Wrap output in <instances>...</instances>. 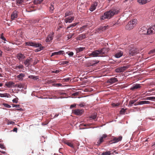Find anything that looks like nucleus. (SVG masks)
<instances>
[{
	"label": "nucleus",
	"instance_id": "f257e3e1",
	"mask_svg": "<svg viewBox=\"0 0 155 155\" xmlns=\"http://www.w3.org/2000/svg\"><path fill=\"white\" fill-rule=\"evenodd\" d=\"M119 12V10L118 9L112 8L104 12V15L101 17L100 19L102 20L106 18L110 19L114 15L117 14Z\"/></svg>",
	"mask_w": 155,
	"mask_h": 155
},
{
	"label": "nucleus",
	"instance_id": "f03ea898",
	"mask_svg": "<svg viewBox=\"0 0 155 155\" xmlns=\"http://www.w3.org/2000/svg\"><path fill=\"white\" fill-rule=\"evenodd\" d=\"M137 22V20L136 19L129 21L126 26V29L130 30L133 29L136 26Z\"/></svg>",
	"mask_w": 155,
	"mask_h": 155
},
{
	"label": "nucleus",
	"instance_id": "7ed1b4c3",
	"mask_svg": "<svg viewBox=\"0 0 155 155\" xmlns=\"http://www.w3.org/2000/svg\"><path fill=\"white\" fill-rule=\"evenodd\" d=\"M25 44V45L33 46L35 48L39 47L41 46V44L36 43L34 42L31 41L26 42Z\"/></svg>",
	"mask_w": 155,
	"mask_h": 155
},
{
	"label": "nucleus",
	"instance_id": "20e7f679",
	"mask_svg": "<svg viewBox=\"0 0 155 155\" xmlns=\"http://www.w3.org/2000/svg\"><path fill=\"white\" fill-rule=\"evenodd\" d=\"M109 51L107 48H104L99 50L100 53V57H104L107 55V53Z\"/></svg>",
	"mask_w": 155,
	"mask_h": 155
},
{
	"label": "nucleus",
	"instance_id": "39448f33",
	"mask_svg": "<svg viewBox=\"0 0 155 155\" xmlns=\"http://www.w3.org/2000/svg\"><path fill=\"white\" fill-rule=\"evenodd\" d=\"M122 137L121 136H119L118 137H114L113 139L109 141V143L112 144L113 143H115L118 142L120 141L122 139Z\"/></svg>",
	"mask_w": 155,
	"mask_h": 155
},
{
	"label": "nucleus",
	"instance_id": "423d86ee",
	"mask_svg": "<svg viewBox=\"0 0 155 155\" xmlns=\"http://www.w3.org/2000/svg\"><path fill=\"white\" fill-rule=\"evenodd\" d=\"M139 50L136 48H133L129 50V56H133L138 52Z\"/></svg>",
	"mask_w": 155,
	"mask_h": 155
},
{
	"label": "nucleus",
	"instance_id": "0eeeda50",
	"mask_svg": "<svg viewBox=\"0 0 155 155\" xmlns=\"http://www.w3.org/2000/svg\"><path fill=\"white\" fill-rule=\"evenodd\" d=\"M100 53L99 50H97L93 51L92 53L89 54V56H93V57H100Z\"/></svg>",
	"mask_w": 155,
	"mask_h": 155
},
{
	"label": "nucleus",
	"instance_id": "6e6552de",
	"mask_svg": "<svg viewBox=\"0 0 155 155\" xmlns=\"http://www.w3.org/2000/svg\"><path fill=\"white\" fill-rule=\"evenodd\" d=\"M32 61V58L29 57L25 60L23 63L27 67H29L31 64V62Z\"/></svg>",
	"mask_w": 155,
	"mask_h": 155
},
{
	"label": "nucleus",
	"instance_id": "1a4fd4ad",
	"mask_svg": "<svg viewBox=\"0 0 155 155\" xmlns=\"http://www.w3.org/2000/svg\"><path fill=\"white\" fill-rule=\"evenodd\" d=\"M129 68L128 66H124L121 67H119L116 68L115 71L117 73L123 72L127 69Z\"/></svg>",
	"mask_w": 155,
	"mask_h": 155
},
{
	"label": "nucleus",
	"instance_id": "9d476101",
	"mask_svg": "<svg viewBox=\"0 0 155 155\" xmlns=\"http://www.w3.org/2000/svg\"><path fill=\"white\" fill-rule=\"evenodd\" d=\"M148 35L152 34L155 33V25L151 26L147 29Z\"/></svg>",
	"mask_w": 155,
	"mask_h": 155
},
{
	"label": "nucleus",
	"instance_id": "9b49d317",
	"mask_svg": "<svg viewBox=\"0 0 155 155\" xmlns=\"http://www.w3.org/2000/svg\"><path fill=\"white\" fill-rule=\"evenodd\" d=\"M54 33L53 32H51L48 36L45 39V41L47 42H49L51 41L53 38Z\"/></svg>",
	"mask_w": 155,
	"mask_h": 155
},
{
	"label": "nucleus",
	"instance_id": "f8f14e48",
	"mask_svg": "<svg viewBox=\"0 0 155 155\" xmlns=\"http://www.w3.org/2000/svg\"><path fill=\"white\" fill-rule=\"evenodd\" d=\"M139 32L141 34L148 35L147 29L145 27L143 26L140 28Z\"/></svg>",
	"mask_w": 155,
	"mask_h": 155
},
{
	"label": "nucleus",
	"instance_id": "ddd939ff",
	"mask_svg": "<svg viewBox=\"0 0 155 155\" xmlns=\"http://www.w3.org/2000/svg\"><path fill=\"white\" fill-rule=\"evenodd\" d=\"M84 112V110L82 109H77L73 110V112L76 115H81Z\"/></svg>",
	"mask_w": 155,
	"mask_h": 155
},
{
	"label": "nucleus",
	"instance_id": "4468645a",
	"mask_svg": "<svg viewBox=\"0 0 155 155\" xmlns=\"http://www.w3.org/2000/svg\"><path fill=\"white\" fill-rule=\"evenodd\" d=\"M17 59L20 61H23L25 58V55L22 54H18L17 55Z\"/></svg>",
	"mask_w": 155,
	"mask_h": 155
},
{
	"label": "nucleus",
	"instance_id": "2eb2a0df",
	"mask_svg": "<svg viewBox=\"0 0 155 155\" xmlns=\"http://www.w3.org/2000/svg\"><path fill=\"white\" fill-rule=\"evenodd\" d=\"M74 16H70L64 19V22L66 23H71L74 19Z\"/></svg>",
	"mask_w": 155,
	"mask_h": 155
},
{
	"label": "nucleus",
	"instance_id": "dca6fc26",
	"mask_svg": "<svg viewBox=\"0 0 155 155\" xmlns=\"http://www.w3.org/2000/svg\"><path fill=\"white\" fill-rule=\"evenodd\" d=\"M118 80L117 78L114 77L110 78L108 80L107 82L108 83H110V84H113L118 82Z\"/></svg>",
	"mask_w": 155,
	"mask_h": 155
},
{
	"label": "nucleus",
	"instance_id": "f3484780",
	"mask_svg": "<svg viewBox=\"0 0 155 155\" xmlns=\"http://www.w3.org/2000/svg\"><path fill=\"white\" fill-rule=\"evenodd\" d=\"M18 12L15 11L13 12L11 15V18L12 20H14L18 17Z\"/></svg>",
	"mask_w": 155,
	"mask_h": 155
},
{
	"label": "nucleus",
	"instance_id": "a211bd4d",
	"mask_svg": "<svg viewBox=\"0 0 155 155\" xmlns=\"http://www.w3.org/2000/svg\"><path fill=\"white\" fill-rule=\"evenodd\" d=\"M97 5V2H95L91 5V6L89 9V10L91 12L93 11L95 9Z\"/></svg>",
	"mask_w": 155,
	"mask_h": 155
},
{
	"label": "nucleus",
	"instance_id": "6ab92c4d",
	"mask_svg": "<svg viewBox=\"0 0 155 155\" xmlns=\"http://www.w3.org/2000/svg\"><path fill=\"white\" fill-rule=\"evenodd\" d=\"M25 76V74L24 73H21L18 75L16 76V78L17 79L20 81H22L23 80V78Z\"/></svg>",
	"mask_w": 155,
	"mask_h": 155
},
{
	"label": "nucleus",
	"instance_id": "aec40b11",
	"mask_svg": "<svg viewBox=\"0 0 155 155\" xmlns=\"http://www.w3.org/2000/svg\"><path fill=\"white\" fill-rule=\"evenodd\" d=\"M141 87L140 85L139 84H136L133 85V86L130 88V90L134 91L135 89H137Z\"/></svg>",
	"mask_w": 155,
	"mask_h": 155
},
{
	"label": "nucleus",
	"instance_id": "412c9836",
	"mask_svg": "<svg viewBox=\"0 0 155 155\" xmlns=\"http://www.w3.org/2000/svg\"><path fill=\"white\" fill-rule=\"evenodd\" d=\"M26 0H17L16 1V4L18 6L24 5Z\"/></svg>",
	"mask_w": 155,
	"mask_h": 155
},
{
	"label": "nucleus",
	"instance_id": "4be33fe9",
	"mask_svg": "<svg viewBox=\"0 0 155 155\" xmlns=\"http://www.w3.org/2000/svg\"><path fill=\"white\" fill-rule=\"evenodd\" d=\"M64 51H59L58 52H53L51 54V56L52 57L54 55H60L61 54H63Z\"/></svg>",
	"mask_w": 155,
	"mask_h": 155
},
{
	"label": "nucleus",
	"instance_id": "5701e85b",
	"mask_svg": "<svg viewBox=\"0 0 155 155\" xmlns=\"http://www.w3.org/2000/svg\"><path fill=\"white\" fill-rule=\"evenodd\" d=\"M87 34L86 33L79 35L77 37V39L79 40H82L86 38Z\"/></svg>",
	"mask_w": 155,
	"mask_h": 155
},
{
	"label": "nucleus",
	"instance_id": "b1692460",
	"mask_svg": "<svg viewBox=\"0 0 155 155\" xmlns=\"http://www.w3.org/2000/svg\"><path fill=\"white\" fill-rule=\"evenodd\" d=\"M14 84V83L12 81H9L7 82L5 84V86H6L9 88H11Z\"/></svg>",
	"mask_w": 155,
	"mask_h": 155
},
{
	"label": "nucleus",
	"instance_id": "393cba45",
	"mask_svg": "<svg viewBox=\"0 0 155 155\" xmlns=\"http://www.w3.org/2000/svg\"><path fill=\"white\" fill-rule=\"evenodd\" d=\"M151 0H137V1L141 5H144L150 2Z\"/></svg>",
	"mask_w": 155,
	"mask_h": 155
},
{
	"label": "nucleus",
	"instance_id": "a878e982",
	"mask_svg": "<svg viewBox=\"0 0 155 155\" xmlns=\"http://www.w3.org/2000/svg\"><path fill=\"white\" fill-rule=\"evenodd\" d=\"M107 137V135L106 134H104L103 136L100 138L99 141L97 142V144L100 145L101 143L103 141L104 138L106 137Z\"/></svg>",
	"mask_w": 155,
	"mask_h": 155
},
{
	"label": "nucleus",
	"instance_id": "bb28decb",
	"mask_svg": "<svg viewBox=\"0 0 155 155\" xmlns=\"http://www.w3.org/2000/svg\"><path fill=\"white\" fill-rule=\"evenodd\" d=\"M123 54V53L122 51H119L116 53L115 57L116 58H119L122 56Z\"/></svg>",
	"mask_w": 155,
	"mask_h": 155
},
{
	"label": "nucleus",
	"instance_id": "cd10ccee",
	"mask_svg": "<svg viewBox=\"0 0 155 155\" xmlns=\"http://www.w3.org/2000/svg\"><path fill=\"white\" fill-rule=\"evenodd\" d=\"M85 47L78 48L76 49V51L77 53L81 52L85 49Z\"/></svg>",
	"mask_w": 155,
	"mask_h": 155
},
{
	"label": "nucleus",
	"instance_id": "c85d7f7f",
	"mask_svg": "<svg viewBox=\"0 0 155 155\" xmlns=\"http://www.w3.org/2000/svg\"><path fill=\"white\" fill-rule=\"evenodd\" d=\"M109 27L108 25L105 26H104L101 27H100L98 28V29L99 31L102 30V31L105 30L108 28Z\"/></svg>",
	"mask_w": 155,
	"mask_h": 155
},
{
	"label": "nucleus",
	"instance_id": "c756f323",
	"mask_svg": "<svg viewBox=\"0 0 155 155\" xmlns=\"http://www.w3.org/2000/svg\"><path fill=\"white\" fill-rule=\"evenodd\" d=\"M24 67L23 65L22 64H20L19 65H18L17 64L14 68L15 69L17 70L18 69H23Z\"/></svg>",
	"mask_w": 155,
	"mask_h": 155
},
{
	"label": "nucleus",
	"instance_id": "7c9ffc66",
	"mask_svg": "<svg viewBox=\"0 0 155 155\" xmlns=\"http://www.w3.org/2000/svg\"><path fill=\"white\" fill-rule=\"evenodd\" d=\"M150 102L147 101H141L138 102V104L139 105L143 104H149Z\"/></svg>",
	"mask_w": 155,
	"mask_h": 155
},
{
	"label": "nucleus",
	"instance_id": "2f4dec72",
	"mask_svg": "<svg viewBox=\"0 0 155 155\" xmlns=\"http://www.w3.org/2000/svg\"><path fill=\"white\" fill-rule=\"evenodd\" d=\"M78 23V22H76L72 24H71L69 26H68V27L67 28V29H68V28H69L71 27L73 28L75 26H76Z\"/></svg>",
	"mask_w": 155,
	"mask_h": 155
},
{
	"label": "nucleus",
	"instance_id": "473e14b6",
	"mask_svg": "<svg viewBox=\"0 0 155 155\" xmlns=\"http://www.w3.org/2000/svg\"><path fill=\"white\" fill-rule=\"evenodd\" d=\"M97 113H94L91 115L90 116L89 118H91V119H93L94 120L97 117Z\"/></svg>",
	"mask_w": 155,
	"mask_h": 155
},
{
	"label": "nucleus",
	"instance_id": "72a5a7b5",
	"mask_svg": "<svg viewBox=\"0 0 155 155\" xmlns=\"http://www.w3.org/2000/svg\"><path fill=\"white\" fill-rule=\"evenodd\" d=\"M3 48L5 51L6 52L10 51L11 50L10 48L6 46H3Z\"/></svg>",
	"mask_w": 155,
	"mask_h": 155
},
{
	"label": "nucleus",
	"instance_id": "f704fd0d",
	"mask_svg": "<svg viewBox=\"0 0 155 155\" xmlns=\"http://www.w3.org/2000/svg\"><path fill=\"white\" fill-rule=\"evenodd\" d=\"M136 101L137 100H130L129 102V105H130V106H131L132 105L134 104Z\"/></svg>",
	"mask_w": 155,
	"mask_h": 155
},
{
	"label": "nucleus",
	"instance_id": "c9c22d12",
	"mask_svg": "<svg viewBox=\"0 0 155 155\" xmlns=\"http://www.w3.org/2000/svg\"><path fill=\"white\" fill-rule=\"evenodd\" d=\"M43 0H35L33 2L35 4H40Z\"/></svg>",
	"mask_w": 155,
	"mask_h": 155
},
{
	"label": "nucleus",
	"instance_id": "e433bc0d",
	"mask_svg": "<svg viewBox=\"0 0 155 155\" xmlns=\"http://www.w3.org/2000/svg\"><path fill=\"white\" fill-rule=\"evenodd\" d=\"M0 38L2 40L4 41H6V40L5 37H4V34L3 33H2L0 35Z\"/></svg>",
	"mask_w": 155,
	"mask_h": 155
},
{
	"label": "nucleus",
	"instance_id": "4c0bfd02",
	"mask_svg": "<svg viewBox=\"0 0 155 155\" xmlns=\"http://www.w3.org/2000/svg\"><path fill=\"white\" fill-rule=\"evenodd\" d=\"M110 152L109 151L103 152L101 154V155H110Z\"/></svg>",
	"mask_w": 155,
	"mask_h": 155
},
{
	"label": "nucleus",
	"instance_id": "58836bf2",
	"mask_svg": "<svg viewBox=\"0 0 155 155\" xmlns=\"http://www.w3.org/2000/svg\"><path fill=\"white\" fill-rule=\"evenodd\" d=\"M146 99L150 100H155V97H147L146 98Z\"/></svg>",
	"mask_w": 155,
	"mask_h": 155
},
{
	"label": "nucleus",
	"instance_id": "ea45409f",
	"mask_svg": "<svg viewBox=\"0 0 155 155\" xmlns=\"http://www.w3.org/2000/svg\"><path fill=\"white\" fill-rule=\"evenodd\" d=\"M40 48H38V49H37L35 50V51L36 52H38L39 51H40L41 50H42L43 48V47L41 46L39 47Z\"/></svg>",
	"mask_w": 155,
	"mask_h": 155
},
{
	"label": "nucleus",
	"instance_id": "a19ab883",
	"mask_svg": "<svg viewBox=\"0 0 155 155\" xmlns=\"http://www.w3.org/2000/svg\"><path fill=\"white\" fill-rule=\"evenodd\" d=\"M72 15V13L71 12H66L65 14V17Z\"/></svg>",
	"mask_w": 155,
	"mask_h": 155
},
{
	"label": "nucleus",
	"instance_id": "79ce46f5",
	"mask_svg": "<svg viewBox=\"0 0 155 155\" xmlns=\"http://www.w3.org/2000/svg\"><path fill=\"white\" fill-rule=\"evenodd\" d=\"M53 4L54 3H51V4L50 6L49 7L50 10L51 11H53L54 9V6L53 5Z\"/></svg>",
	"mask_w": 155,
	"mask_h": 155
},
{
	"label": "nucleus",
	"instance_id": "37998d69",
	"mask_svg": "<svg viewBox=\"0 0 155 155\" xmlns=\"http://www.w3.org/2000/svg\"><path fill=\"white\" fill-rule=\"evenodd\" d=\"M28 78H32L34 80H37L38 79L37 76H35L33 75H30L28 76Z\"/></svg>",
	"mask_w": 155,
	"mask_h": 155
},
{
	"label": "nucleus",
	"instance_id": "c03bdc74",
	"mask_svg": "<svg viewBox=\"0 0 155 155\" xmlns=\"http://www.w3.org/2000/svg\"><path fill=\"white\" fill-rule=\"evenodd\" d=\"M8 94L7 93L5 94H0V97H8L7 95Z\"/></svg>",
	"mask_w": 155,
	"mask_h": 155
},
{
	"label": "nucleus",
	"instance_id": "a18cd8bd",
	"mask_svg": "<svg viewBox=\"0 0 155 155\" xmlns=\"http://www.w3.org/2000/svg\"><path fill=\"white\" fill-rule=\"evenodd\" d=\"M66 54L70 56H72L74 55V53L72 51H68L66 52Z\"/></svg>",
	"mask_w": 155,
	"mask_h": 155
},
{
	"label": "nucleus",
	"instance_id": "49530a36",
	"mask_svg": "<svg viewBox=\"0 0 155 155\" xmlns=\"http://www.w3.org/2000/svg\"><path fill=\"white\" fill-rule=\"evenodd\" d=\"M74 34H70L67 35L68 40H69L74 35Z\"/></svg>",
	"mask_w": 155,
	"mask_h": 155
},
{
	"label": "nucleus",
	"instance_id": "de8ad7c7",
	"mask_svg": "<svg viewBox=\"0 0 155 155\" xmlns=\"http://www.w3.org/2000/svg\"><path fill=\"white\" fill-rule=\"evenodd\" d=\"M53 85L55 87H61L62 86V84L60 83H57V84H53Z\"/></svg>",
	"mask_w": 155,
	"mask_h": 155
},
{
	"label": "nucleus",
	"instance_id": "09e8293b",
	"mask_svg": "<svg viewBox=\"0 0 155 155\" xmlns=\"http://www.w3.org/2000/svg\"><path fill=\"white\" fill-rule=\"evenodd\" d=\"M120 105V104L118 103H117L116 104H115V103H112V104H111V105L113 107H117V106H118L119 105Z\"/></svg>",
	"mask_w": 155,
	"mask_h": 155
},
{
	"label": "nucleus",
	"instance_id": "8fccbe9b",
	"mask_svg": "<svg viewBox=\"0 0 155 155\" xmlns=\"http://www.w3.org/2000/svg\"><path fill=\"white\" fill-rule=\"evenodd\" d=\"M86 27V26H83L80 28V31H81V32L84 30V28Z\"/></svg>",
	"mask_w": 155,
	"mask_h": 155
},
{
	"label": "nucleus",
	"instance_id": "3c124183",
	"mask_svg": "<svg viewBox=\"0 0 155 155\" xmlns=\"http://www.w3.org/2000/svg\"><path fill=\"white\" fill-rule=\"evenodd\" d=\"M125 112V110L123 108H122L120 110V114H124Z\"/></svg>",
	"mask_w": 155,
	"mask_h": 155
},
{
	"label": "nucleus",
	"instance_id": "603ef678",
	"mask_svg": "<svg viewBox=\"0 0 155 155\" xmlns=\"http://www.w3.org/2000/svg\"><path fill=\"white\" fill-rule=\"evenodd\" d=\"M67 144L68 146L71 147H74L73 144L71 143L68 142Z\"/></svg>",
	"mask_w": 155,
	"mask_h": 155
},
{
	"label": "nucleus",
	"instance_id": "864d4df0",
	"mask_svg": "<svg viewBox=\"0 0 155 155\" xmlns=\"http://www.w3.org/2000/svg\"><path fill=\"white\" fill-rule=\"evenodd\" d=\"M18 98H15L12 101L13 103H16L18 102Z\"/></svg>",
	"mask_w": 155,
	"mask_h": 155
},
{
	"label": "nucleus",
	"instance_id": "5fc2aeb1",
	"mask_svg": "<svg viewBox=\"0 0 155 155\" xmlns=\"http://www.w3.org/2000/svg\"><path fill=\"white\" fill-rule=\"evenodd\" d=\"M70 80V78H67L63 79V80L64 82H68V81Z\"/></svg>",
	"mask_w": 155,
	"mask_h": 155
},
{
	"label": "nucleus",
	"instance_id": "6e6d98bb",
	"mask_svg": "<svg viewBox=\"0 0 155 155\" xmlns=\"http://www.w3.org/2000/svg\"><path fill=\"white\" fill-rule=\"evenodd\" d=\"M8 125H10V124H12L14 125L15 124V122L13 121H8Z\"/></svg>",
	"mask_w": 155,
	"mask_h": 155
},
{
	"label": "nucleus",
	"instance_id": "4d7b16f0",
	"mask_svg": "<svg viewBox=\"0 0 155 155\" xmlns=\"http://www.w3.org/2000/svg\"><path fill=\"white\" fill-rule=\"evenodd\" d=\"M18 87L19 88H23V85L21 84H18Z\"/></svg>",
	"mask_w": 155,
	"mask_h": 155
},
{
	"label": "nucleus",
	"instance_id": "13d9d810",
	"mask_svg": "<svg viewBox=\"0 0 155 155\" xmlns=\"http://www.w3.org/2000/svg\"><path fill=\"white\" fill-rule=\"evenodd\" d=\"M4 106L6 107L10 108L11 107V106L7 104H3Z\"/></svg>",
	"mask_w": 155,
	"mask_h": 155
},
{
	"label": "nucleus",
	"instance_id": "bf43d9fd",
	"mask_svg": "<svg viewBox=\"0 0 155 155\" xmlns=\"http://www.w3.org/2000/svg\"><path fill=\"white\" fill-rule=\"evenodd\" d=\"M60 70H56L55 71H51L52 73H58L59 72Z\"/></svg>",
	"mask_w": 155,
	"mask_h": 155
},
{
	"label": "nucleus",
	"instance_id": "052dcab7",
	"mask_svg": "<svg viewBox=\"0 0 155 155\" xmlns=\"http://www.w3.org/2000/svg\"><path fill=\"white\" fill-rule=\"evenodd\" d=\"M0 148L2 149H5V147L3 144H0Z\"/></svg>",
	"mask_w": 155,
	"mask_h": 155
},
{
	"label": "nucleus",
	"instance_id": "680f3d73",
	"mask_svg": "<svg viewBox=\"0 0 155 155\" xmlns=\"http://www.w3.org/2000/svg\"><path fill=\"white\" fill-rule=\"evenodd\" d=\"M78 94V92H76L72 94V96L73 97H75L77 96Z\"/></svg>",
	"mask_w": 155,
	"mask_h": 155
},
{
	"label": "nucleus",
	"instance_id": "e2e57ef3",
	"mask_svg": "<svg viewBox=\"0 0 155 155\" xmlns=\"http://www.w3.org/2000/svg\"><path fill=\"white\" fill-rule=\"evenodd\" d=\"M76 104H72L71 105L70 108L71 109H72L74 107H76Z\"/></svg>",
	"mask_w": 155,
	"mask_h": 155
},
{
	"label": "nucleus",
	"instance_id": "0e129e2a",
	"mask_svg": "<svg viewBox=\"0 0 155 155\" xmlns=\"http://www.w3.org/2000/svg\"><path fill=\"white\" fill-rule=\"evenodd\" d=\"M155 53V49L151 50L150 51L149 53L150 54L151 53Z\"/></svg>",
	"mask_w": 155,
	"mask_h": 155
},
{
	"label": "nucleus",
	"instance_id": "69168bd1",
	"mask_svg": "<svg viewBox=\"0 0 155 155\" xmlns=\"http://www.w3.org/2000/svg\"><path fill=\"white\" fill-rule=\"evenodd\" d=\"M68 61H64L62 62V64H68Z\"/></svg>",
	"mask_w": 155,
	"mask_h": 155
},
{
	"label": "nucleus",
	"instance_id": "338daca9",
	"mask_svg": "<svg viewBox=\"0 0 155 155\" xmlns=\"http://www.w3.org/2000/svg\"><path fill=\"white\" fill-rule=\"evenodd\" d=\"M12 106L13 107H19L20 105L19 104L18 105H15V104H12Z\"/></svg>",
	"mask_w": 155,
	"mask_h": 155
},
{
	"label": "nucleus",
	"instance_id": "774afa93",
	"mask_svg": "<svg viewBox=\"0 0 155 155\" xmlns=\"http://www.w3.org/2000/svg\"><path fill=\"white\" fill-rule=\"evenodd\" d=\"M48 121H46L44 123H42V125H46L48 124Z\"/></svg>",
	"mask_w": 155,
	"mask_h": 155
}]
</instances>
